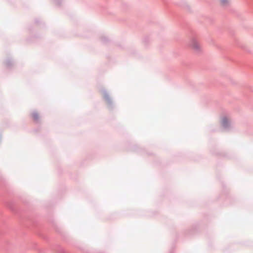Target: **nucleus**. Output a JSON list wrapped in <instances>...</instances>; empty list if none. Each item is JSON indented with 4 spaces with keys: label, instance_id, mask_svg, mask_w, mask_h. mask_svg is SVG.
<instances>
[{
    "label": "nucleus",
    "instance_id": "2",
    "mask_svg": "<svg viewBox=\"0 0 253 253\" xmlns=\"http://www.w3.org/2000/svg\"><path fill=\"white\" fill-rule=\"evenodd\" d=\"M32 117L35 121H37L39 119V115L37 112H33L32 114Z\"/></svg>",
    "mask_w": 253,
    "mask_h": 253
},
{
    "label": "nucleus",
    "instance_id": "1",
    "mask_svg": "<svg viewBox=\"0 0 253 253\" xmlns=\"http://www.w3.org/2000/svg\"><path fill=\"white\" fill-rule=\"evenodd\" d=\"M189 46L195 51H199L201 49L200 44L197 40L195 38H192L190 40Z\"/></svg>",
    "mask_w": 253,
    "mask_h": 253
},
{
    "label": "nucleus",
    "instance_id": "3",
    "mask_svg": "<svg viewBox=\"0 0 253 253\" xmlns=\"http://www.w3.org/2000/svg\"><path fill=\"white\" fill-rule=\"evenodd\" d=\"M220 3L224 5L228 3V0H219Z\"/></svg>",
    "mask_w": 253,
    "mask_h": 253
}]
</instances>
